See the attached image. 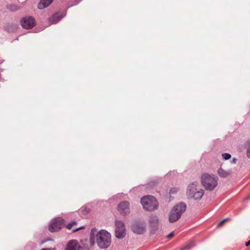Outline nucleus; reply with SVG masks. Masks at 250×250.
Here are the masks:
<instances>
[{
    "instance_id": "nucleus-1",
    "label": "nucleus",
    "mask_w": 250,
    "mask_h": 250,
    "mask_svg": "<svg viewBox=\"0 0 250 250\" xmlns=\"http://www.w3.org/2000/svg\"><path fill=\"white\" fill-rule=\"evenodd\" d=\"M95 237L97 244L101 249H106L111 244V234L104 229H102L98 232H97L96 229H93L91 230L90 242L91 245L94 244Z\"/></svg>"
},
{
    "instance_id": "nucleus-2",
    "label": "nucleus",
    "mask_w": 250,
    "mask_h": 250,
    "mask_svg": "<svg viewBox=\"0 0 250 250\" xmlns=\"http://www.w3.org/2000/svg\"><path fill=\"white\" fill-rule=\"evenodd\" d=\"M218 178L213 174L204 173L201 182L207 190L212 191L218 186Z\"/></svg>"
},
{
    "instance_id": "nucleus-3",
    "label": "nucleus",
    "mask_w": 250,
    "mask_h": 250,
    "mask_svg": "<svg viewBox=\"0 0 250 250\" xmlns=\"http://www.w3.org/2000/svg\"><path fill=\"white\" fill-rule=\"evenodd\" d=\"M204 193V189L200 188L196 182L190 183L187 187L186 194L189 198L199 200L202 198Z\"/></svg>"
},
{
    "instance_id": "nucleus-4",
    "label": "nucleus",
    "mask_w": 250,
    "mask_h": 250,
    "mask_svg": "<svg viewBox=\"0 0 250 250\" xmlns=\"http://www.w3.org/2000/svg\"><path fill=\"white\" fill-rule=\"evenodd\" d=\"M141 203L143 208L146 211H152L158 208V203L156 198L151 195H146L141 199Z\"/></svg>"
},
{
    "instance_id": "nucleus-5",
    "label": "nucleus",
    "mask_w": 250,
    "mask_h": 250,
    "mask_svg": "<svg viewBox=\"0 0 250 250\" xmlns=\"http://www.w3.org/2000/svg\"><path fill=\"white\" fill-rule=\"evenodd\" d=\"M186 205L183 203L174 206L169 214V221L173 223L178 220L181 215L186 211Z\"/></svg>"
},
{
    "instance_id": "nucleus-6",
    "label": "nucleus",
    "mask_w": 250,
    "mask_h": 250,
    "mask_svg": "<svg viewBox=\"0 0 250 250\" xmlns=\"http://www.w3.org/2000/svg\"><path fill=\"white\" fill-rule=\"evenodd\" d=\"M64 222L63 219L61 217L53 219L49 226V230L52 232L58 231L63 225Z\"/></svg>"
},
{
    "instance_id": "nucleus-7",
    "label": "nucleus",
    "mask_w": 250,
    "mask_h": 250,
    "mask_svg": "<svg viewBox=\"0 0 250 250\" xmlns=\"http://www.w3.org/2000/svg\"><path fill=\"white\" fill-rule=\"evenodd\" d=\"M115 235L118 238L125 236V229L124 223L121 221H116L115 222Z\"/></svg>"
},
{
    "instance_id": "nucleus-8",
    "label": "nucleus",
    "mask_w": 250,
    "mask_h": 250,
    "mask_svg": "<svg viewBox=\"0 0 250 250\" xmlns=\"http://www.w3.org/2000/svg\"><path fill=\"white\" fill-rule=\"evenodd\" d=\"M149 226L150 229V233L151 234H155L158 230L159 226V219L157 216L152 215L150 217Z\"/></svg>"
},
{
    "instance_id": "nucleus-9",
    "label": "nucleus",
    "mask_w": 250,
    "mask_h": 250,
    "mask_svg": "<svg viewBox=\"0 0 250 250\" xmlns=\"http://www.w3.org/2000/svg\"><path fill=\"white\" fill-rule=\"evenodd\" d=\"M131 229L133 232L141 234L146 231V225L143 222H135L132 225Z\"/></svg>"
},
{
    "instance_id": "nucleus-10",
    "label": "nucleus",
    "mask_w": 250,
    "mask_h": 250,
    "mask_svg": "<svg viewBox=\"0 0 250 250\" xmlns=\"http://www.w3.org/2000/svg\"><path fill=\"white\" fill-rule=\"evenodd\" d=\"M118 210L123 215H127L130 213L129 203L127 201H123L118 206Z\"/></svg>"
},
{
    "instance_id": "nucleus-11",
    "label": "nucleus",
    "mask_w": 250,
    "mask_h": 250,
    "mask_svg": "<svg viewBox=\"0 0 250 250\" xmlns=\"http://www.w3.org/2000/svg\"><path fill=\"white\" fill-rule=\"evenodd\" d=\"M21 25L25 29L32 28L35 25V20L32 17H27L21 20Z\"/></svg>"
},
{
    "instance_id": "nucleus-12",
    "label": "nucleus",
    "mask_w": 250,
    "mask_h": 250,
    "mask_svg": "<svg viewBox=\"0 0 250 250\" xmlns=\"http://www.w3.org/2000/svg\"><path fill=\"white\" fill-rule=\"evenodd\" d=\"M80 246L77 241L72 240L67 244L65 250H79Z\"/></svg>"
},
{
    "instance_id": "nucleus-13",
    "label": "nucleus",
    "mask_w": 250,
    "mask_h": 250,
    "mask_svg": "<svg viewBox=\"0 0 250 250\" xmlns=\"http://www.w3.org/2000/svg\"><path fill=\"white\" fill-rule=\"evenodd\" d=\"M63 16L64 15L61 12L55 13L49 19V22L50 24L57 23Z\"/></svg>"
},
{
    "instance_id": "nucleus-14",
    "label": "nucleus",
    "mask_w": 250,
    "mask_h": 250,
    "mask_svg": "<svg viewBox=\"0 0 250 250\" xmlns=\"http://www.w3.org/2000/svg\"><path fill=\"white\" fill-rule=\"evenodd\" d=\"M54 0H41L39 4L38 8L40 9H43L49 6Z\"/></svg>"
},
{
    "instance_id": "nucleus-15",
    "label": "nucleus",
    "mask_w": 250,
    "mask_h": 250,
    "mask_svg": "<svg viewBox=\"0 0 250 250\" xmlns=\"http://www.w3.org/2000/svg\"><path fill=\"white\" fill-rule=\"evenodd\" d=\"M217 173L220 177L226 178L230 175L231 170H225L222 168H219L217 170Z\"/></svg>"
},
{
    "instance_id": "nucleus-16",
    "label": "nucleus",
    "mask_w": 250,
    "mask_h": 250,
    "mask_svg": "<svg viewBox=\"0 0 250 250\" xmlns=\"http://www.w3.org/2000/svg\"><path fill=\"white\" fill-rule=\"evenodd\" d=\"M194 246H195L194 243L193 242H191L188 243V244H187L186 246L181 248L180 249V250H189L192 248L194 247Z\"/></svg>"
},
{
    "instance_id": "nucleus-17",
    "label": "nucleus",
    "mask_w": 250,
    "mask_h": 250,
    "mask_svg": "<svg viewBox=\"0 0 250 250\" xmlns=\"http://www.w3.org/2000/svg\"><path fill=\"white\" fill-rule=\"evenodd\" d=\"M77 222L75 221L71 222L70 223L67 224L66 228L68 229H71L73 226L76 225Z\"/></svg>"
},
{
    "instance_id": "nucleus-18",
    "label": "nucleus",
    "mask_w": 250,
    "mask_h": 250,
    "mask_svg": "<svg viewBox=\"0 0 250 250\" xmlns=\"http://www.w3.org/2000/svg\"><path fill=\"white\" fill-rule=\"evenodd\" d=\"M222 156L224 159L227 160L231 158V155L229 153H224L222 154Z\"/></svg>"
},
{
    "instance_id": "nucleus-19",
    "label": "nucleus",
    "mask_w": 250,
    "mask_h": 250,
    "mask_svg": "<svg viewBox=\"0 0 250 250\" xmlns=\"http://www.w3.org/2000/svg\"><path fill=\"white\" fill-rule=\"evenodd\" d=\"M247 155L250 158V141L248 143L247 146Z\"/></svg>"
},
{
    "instance_id": "nucleus-20",
    "label": "nucleus",
    "mask_w": 250,
    "mask_h": 250,
    "mask_svg": "<svg viewBox=\"0 0 250 250\" xmlns=\"http://www.w3.org/2000/svg\"><path fill=\"white\" fill-rule=\"evenodd\" d=\"M179 190V188H173L170 189V193L173 194L176 193Z\"/></svg>"
},
{
    "instance_id": "nucleus-21",
    "label": "nucleus",
    "mask_w": 250,
    "mask_h": 250,
    "mask_svg": "<svg viewBox=\"0 0 250 250\" xmlns=\"http://www.w3.org/2000/svg\"><path fill=\"white\" fill-rule=\"evenodd\" d=\"M228 218H226L224 220H223L222 221H221L218 225V227H221V226H222L223 225V224L224 223H225L228 220Z\"/></svg>"
},
{
    "instance_id": "nucleus-22",
    "label": "nucleus",
    "mask_w": 250,
    "mask_h": 250,
    "mask_svg": "<svg viewBox=\"0 0 250 250\" xmlns=\"http://www.w3.org/2000/svg\"><path fill=\"white\" fill-rule=\"evenodd\" d=\"M9 9L12 11H16L18 9V7L16 5H11L9 7Z\"/></svg>"
},
{
    "instance_id": "nucleus-23",
    "label": "nucleus",
    "mask_w": 250,
    "mask_h": 250,
    "mask_svg": "<svg viewBox=\"0 0 250 250\" xmlns=\"http://www.w3.org/2000/svg\"><path fill=\"white\" fill-rule=\"evenodd\" d=\"M174 236V233L171 232L170 234L167 235V238H171Z\"/></svg>"
},
{
    "instance_id": "nucleus-24",
    "label": "nucleus",
    "mask_w": 250,
    "mask_h": 250,
    "mask_svg": "<svg viewBox=\"0 0 250 250\" xmlns=\"http://www.w3.org/2000/svg\"><path fill=\"white\" fill-rule=\"evenodd\" d=\"M83 227H82L78 228H76L75 229H73V232H76V231H78V230H80L81 229H83Z\"/></svg>"
},
{
    "instance_id": "nucleus-25",
    "label": "nucleus",
    "mask_w": 250,
    "mask_h": 250,
    "mask_svg": "<svg viewBox=\"0 0 250 250\" xmlns=\"http://www.w3.org/2000/svg\"><path fill=\"white\" fill-rule=\"evenodd\" d=\"M41 250H56V248H52V249H50V248H47V249H42Z\"/></svg>"
},
{
    "instance_id": "nucleus-26",
    "label": "nucleus",
    "mask_w": 250,
    "mask_h": 250,
    "mask_svg": "<svg viewBox=\"0 0 250 250\" xmlns=\"http://www.w3.org/2000/svg\"><path fill=\"white\" fill-rule=\"evenodd\" d=\"M237 161V159L236 158H233L232 160L231 161V163L232 164H235Z\"/></svg>"
},
{
    "instance_id": "nucleus-27",
    "label": "nucleus",
    "mask_w": 250,
    "mask_h": 250,
    "mask_svg": "<svg viewBox=\"0 0 250 250\" xmlns=\"http://www.w3.org/2000/svg\"><path fill=\"white\" fill-rule=\"evenodd\" d=\"M246 246L248 247L250 245V240L246 243L245 244Z\"/></svg>"
},
{
    "instance_id": "nucleus-28",
    "label": "nucleus",
    "mask_w": 250,
    "mask_h": 250,
    "mask_svg": "<svg viewBox=\"0 0 250 250\" xmlns=\"http://www.w3.org/2000/svg\"><path fill=\"white\" fill-rule=\"evenodd\" d=\"M250 196H248L247 197H246V199H246V200H247V199H248L250 198Z\"/></svg>"
}]
</instances>
